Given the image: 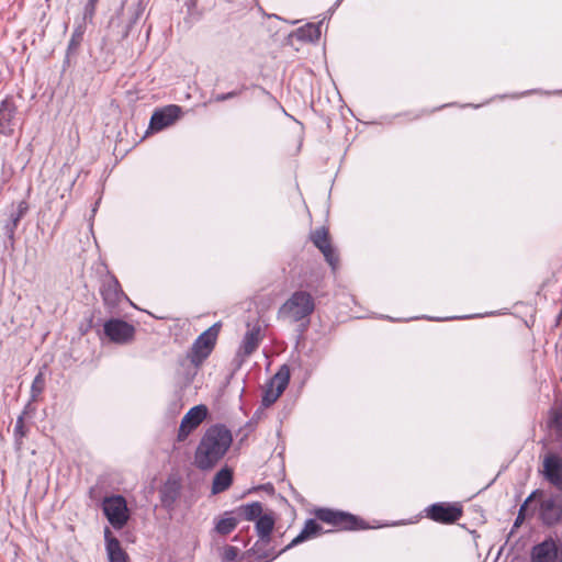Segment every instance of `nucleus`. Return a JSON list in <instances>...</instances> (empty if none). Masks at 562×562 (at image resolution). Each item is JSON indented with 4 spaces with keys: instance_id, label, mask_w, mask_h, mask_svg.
Returning <instances> with one entry per match:
<instances>
[{
    "instance_id": "obj_1",
    "label": "nucleus",
    "mask_w": 562,
    "mask_h": 562,
    "mask_svg": "<svg viewBox=\"0 0 562 562\" xmlns=\"http://www.w3.org/2000/svg\"><path fill=\"white\" fill-rule=\"evenodd\" d=\"M233 441L231 431L221 425L210 427L196 448L194 462L199 469L213 468L227 452Z\"/></svg>"
},
{
    "instance_id": "obj_2",
    "label": "nucleus",
    "mask_w": 562,
    "mask_h": 562,
    "mask_svg": "<svg viewBox=\"0 0 562 562\" xmlns=\"http://www.w3.org/2000/svg\"><path fill=\"white\" fill-rule=\"evenodd\" d=\"M315 310V300L313 295L303 290L295 291L281 305L278 317L292 323L308 318Z\"/></svg>"
},
{
    "instance_id": "obj_3",
    "label": "nucleus",
    "mask_w": 562,
    "mask_h": 562,
    "mask_svg": "<svg viewBox=\"0 0 562 562\" xmlns=\"http://www.w3.org/2000/svg\"><path fill=\"white\" fill-rule=\"evenodd\" d=\"M102 510L114 529H122L130 519V509L126 499L122 495L104 497Z\"/></svg>"
},
{
    "instance_id": "obj_4",
    "label": "nucleus",
    "mask_w": 562,
    "mask_h": 562,
    "mask_svg": "<svg viewBox=\"0 0 562 562\" xmlns=\"http://www.w3.org/2000/svg\"><path fill=\"white\" fill-rule=\"evenodd\" d=\"M315 515L317 519L323 522L329 524L339 529L357 530L366 528L356 516L345 512L322 508L316 510Z\"/></svg>"
},
{
    "instance_id": "obj_5",
    "label": "nucleus",
    "mask_w": 562,
    "mask_h": 562,
    "mask_svg": "<svg viewBox=\"0 0 562 562\" xmlns=\"http://www.w3.org/2000/svg\"><path fill=\"white\" fill-rule=\"evenodd\" d=\"M104 336L117 345H126L135 337V327L120 318H111L103 325Z\"/></svg>"
},
{
    "instance_id": "obj_6",
    "label": "nucleus",
    "mask_w": 562,
    "mask_h": 562,
    "mask_svg": "<svg viewBox=\"0 0 562 562\" xmlns=\"http://www.w3.org/2000/svg\"><path fill=\"white\" fill-rule=\"evenodd\" d=\"M289 381L290 371L286 367H282L267 384L262 395V404L267 407L272 405L284 392Z\"/></svg>"
},
{
    "instance_id": "obj_7",
    "label": "nucleus",
    "mask_w": 562,
    "mask_h": 562,
    "mask_svg": "<svg viewBox=\"0 0 562 562\" xmlns=\"http://www.w3.org/2000/svg\"><path fill=\"white\" fill-rule=\"evenodd\" d=\"M182 115V109L179 105L170 104L155 111L150 117L149 128L154 132L162 131L171 126Z\"/></svg>"
},
{
    "instance_id": "obj_8",
    "label": "nucleus",
    "mask_w": 562,
    "mask_h": 562,
    "mask_svg": "<svg viewBox=\"0 0 562 562\" xmlns=\"http://www.w3.org/2000/svg\"><path fill=\"white\" fill-rule=\"evenodd\" d=\"M206 416L207 408L204 405H196L189 409L181 420L178 431V440L184 441L188 436L202 424Z\"/></svg>"
},
{
    "instance_id": "obj_9",
    "label": "nucleus",
    "mask_w": 562,
    "mask_h": 562,
    "mask_svg": "<svg viewBox=\"0 0 562 562\" xmlns=\"http://www.w3.org/2000/svg\"><path fill=\"white\" fill-rule=\"evenodd\" d=\"M539 516L548 526L559 522L562 519V496L543 498L540 503Z\"/></svg>"
},
{
    "instance_id": "obj_10",
    "label": "nucleus",
    "mask_w": 562,
    "mask_h": 562,
    "mask_svg": "<svg viewBox=\"0 0 562 562\" xmlns=\"http://www.w3.org/2000/svg\"><path fill=\"white\" fill-rule=\"evenodd\" d=\"M426 512L430 519L442 524L454 522L462 516V510L459 506L445 503L434 504Z\"/></svg>"
},
{
    "instance_id": "obj_11",
    "label": "nucleus",
    "mask_w": 562,
    "mask_h": 562,
    "mask_svg": "<svg viewBox=\"0 0 562 562\" xmlns=\"http://www.w3.org/2000/svg\"><path fill=\"white\" fill-rule=\"evenodd\" d=\"M216 336L217 329L213 326L196 338L192 347L193 362L202 361L210 355L215 344Z\"/></svg>"
},
{
    "instance_id": "obj_12",
    "label": "nucleus",
    "mask_w": 562,
    "mask_h": 562,
    "mask_svg": "<svg viewBox=\"0 0 562 562\" xmlns=\"http://www.w3.org/2000/svg\"><path fill=\"white\" fill-rule=\"evenodd\" d=\"M262 340L261 327L256 324L254 326L248 325V329L244 335L240 346L237 351V357L243 361L252 355L259 347Z\"/></svg>"
},
{
    "instance_id": "obj_13",
    "label": "nucleus",
    "mask_w": 562,
    "mask_h": 562,
    "mask_svg": "<svg viewBox=\"0 0 562 562\" xmlns=\"http://www.w3.org/2000/svg\"><path fill=\"white\" fill-rule=\"evenodd\" d=\"M101 295L104 304L109 307H115L122 299L128 301V297L124 294L117 279L113 276H109L102 282Z\"/></svg>"
},
{
    "instance_id": "obj_14",
    "label": "nucleus",
    "mask_w": 562,
    "mask_h": 562,
    "mask_svg": "<svg viewBox=\"0 0 562 562\" xmlns=\"http://www.w3.org/2000/svg\"><path fill=\"white\" fill-rule=\"evenodd\" d=\"M542 473L557 488H562V459L554 453L546 456Z\"/></svg>"
},
{
    "instance_id": "obj_15",
    "label": "nucleus",
    "mask_w": 562,
    "mask_h": 562,
    "mask_svg": "<svg viewBox=\"0 0 562 562\" xmlns=\"http://www.w3.org/2000/svg\"><path fill=\"white\" fill-rule=\"evenodd\" d=\"M311 238L314 245L322 251L326 261L333 269H335L338 262V257L330 245L328 232L325 228H318L312 233Z\"/></svg>"
},
{
    "instance_id": "obj_16",
    "label": "nucleus",
    "mask_w": 562,
    "mask_h": 562,
    "mask_svg": "<svg viewBox=\"0 0 562 562\" xmlns=\"http://www.w3.org/2000/svg\"><path fill=\"white\" fill-rule=\"evenodd\" d=\"M16 106L10 99H4L0 104V133L11 135L14 130Z\"/></svg>"
},
{
    "instance_id": "obj_17",
    "label": "nucleus",
    "mask_w": 562,
    "mask_h": 562,
    "mask_svg": "<svg viewBox=\"0 0 562 562\" xmlns=\"http://www.w3.org/2000/svg\"><path fill=\"white\" fill-rule=\"evenodd\" d=\"M106 552L110 562H127V554L122 549L120 541L114 538L109 528L104 530Z\"/></svg>"
},
{
    "instance_id": "obj_18",
    "label": "nucleus",
    "mask_w": 562,
    "mask_h": 562,
    "mask_svg": "<svg viewBox=\"0 0 562 562\" xmlns=\"http://www.w3.org/2000/svg\"><path fill=\"white\" fill-rule=\"evenodd\" d=\"M323 528L322 526L314 519H308L305 522L304 528L301 532L286 546V549H290L296 544H300L306 540L313 539L319 535H322Z\"/></svg>"
},
{
    "instance_id": "obj_19",
    "label": "nucleus",
    "mask_w": 562,
    "mask_h": 562,
    "mask_svg": "<svg viewBox=\"0 0 562 562\" xmlns=\"http://www.w3.org/2000/svg\"><path fill=\"white\" fill-rule=\"evenodd\" d=\"M27 211L26 202L22 201L19 203L16 211L11 213L10 222L4 226L5 235L10 238H14L15 229L21 221V218L25 215Z\"/></svg>"
},
{
    "instance_id": "obj_20",
    "label": "nucleus",
    "mask_w": 562,
    "mask_h": 562,
    "mask_svg": "<svg viewBox=\"0 0 562 562\" xmlns=\"http://www.w3.org/2000/svg\"><path fill=\"white\" fill-rule=\"evenodd\" d=\"M233 481V473L229 469H222L218 471L213 480L212 492L218 494L227 490Z\"/></svg>"
},
{
    "instance_id": "obj_21",
    "label": "nucleus",
    "mask_w": 562,
    "mask_h": 562,
    "mask_svg": "<svg viewBox=\"0 0 562 562\" xmlns=\"http://www.w3.org/2000/svg\"><path fill=\"white\" fill-rule=\"evenodd\" d=\"M274 527L272 515L265 514L257 519L256 529L261 539L268 538Z\"/></svg>"
},
{
    "instance_id": "obj_22",
    "label": "nucleus",
    "mask_w": 562,
    "mask_h": 562,
    "mask_svg": "<svg viewBox=\"0 0 562 562\" xmlns=\"http://www.w3.org/2000/svg\"><path fill=\"white\" fill-rule=\"evenodd\" d=\"M237 524L238 521L236 518L229 514H225L224 517L217 520L215 530L221 535H228L236 528Z\"/></svg>"
},
{
    "instance_id": "obj_23",
    "label": "nucleus",
    "mask_w": 562,
    "mask_h": 562,
    "mask_svg": "<svg viewBox=\"0 0 562 562\" xmlns=\"http://www.w3.org/2000/svg\"><path fill=\"white\" fill-rule=\"evenodd\" d=\"M297 36L300 40L313 42L321 36V26L317 24H307L297 30Z\"/></svg>"
},
{
    "instance_id": "obj_24",
    "label": "nucleus",
    "mask_w": 562,
    "mask_h": 562,
    "mask_svg": "<svg viewBox=\"0 0 562 562\" xmlns=\"http://www.w3.org/2000/svg\"><path fill=\"white\" fill-rule=\"evenodd\" d=\"M240 513L246 520L259 519L262 516V506L260 503L255 502L243 506Z\"/></svg>"
},
{
    "instance_id": "obj_25",
    "label": "nucleus",
    "mask_w": 562,
    "mask_h": 562,
    "mask_svg": "<svg viewBox=\"0 0 562 562\" xmlns=\"http://www.w3.org/2000/svg\"><path fill=\"white\" fill-rule=\"evenodd\" d=\"M45 387V376L43 372H38L34 378L31 386V396L35 401L43 392Z\"/></svg>"
},
{
    "instance_id": "obj_26",
    "label": "nucleus",
    "mask_w": 562,
    "mask_h": 562,
    "mask_svg": "<svg viewBox=\"0 0 562 562\" xmlns=\"http://www.w3.org/2000/svg\"><path fill=\"white\" fill-rule=\"evenodd\" d=\"M239 550L233 546H226L222 551V560L224 562H233L238 558Z\"/></svg>"
},
{
    "instance_id": "obj_27",
    "label": "nucleus",
    "mask_w": 562,
    "mask_h": 562,
    "mask_svg": "<svg viewBox=\"0 0 562 562\" xmlns=\"http://www.w3.org/2000/svg\"><path fill=\"white\" fill-rule=\"evenodd\" d=\"M531 497H532V496H529V497L526 499V502L521 505V507H520V509H519V514H518L517 520H519V519H520V517L522 516V513L526 510V508H527L528 504L531 502ZM517 522H518V521H516V524H517Z\"/></svg>"
},
{
    "instance_id": "obj_28",
    "label": "nucleus",
    "mask_w": 562,
    "mask_h": 562,
    "mask_svg": "<svg viewBox=\"0 0 562 562\" xmlns=\"http://www.w3.org/2000/svg\"><path fill=\"white\" fill-rule=\"evenodd\" d=\"M233 95H234V93H233V92H229V93H226V94H221V95H217V97H216V100H217V101H224V100H226V99H228V98H231V97H233Z\"/></svg>"
},
{
    "instance_id": "obj_29",
    "label": "nucleus",
    "mask_w": 562,
    "mask_h": 562,
    "mask_svg": "<svg viewBox=\"0 0 562 562\" xmlns=\"http://www.w3.org/2000/svg\"><path fill=\"white\" fill-rule=\"evenodd\" d=\"M76 44V38L75 36H72L71 41H70V46L75 45Z\"/></svg>"
},
{
    "instance_id": "obj_30",
    "label": "nucleus",
    "mask_w": 562,
    "mask_h": 562,
    "mask_svg": "<svg viewBox=\"0 0 562 562\" xmlns=\"http://www.w3.org/2000/svg\"><path fill=\"white\" fill-rule=\"evenodd\" d=\"M557 419L562 423V412L557 416Z\"/></svg>"
},
{
    "instance_id": "obj_31",
    "label": "nucleus",
    "mask_w": 562,
    "mask_h": 562,
    "mask_svg": "<svg viewBox=\"0 0 562 562\" xmlns=\"http://www.w3.org/2000/svg\"><path fill=\"white\" fill-rule=\"evenodd\" d=\"M453 317H446V318H437L438 321H449V319H452Z\"/></svg>"
},
{
    "instance_id": "obj_32",
    "label": "nucleus",
    "mask_w": 562,
    "mask_h": 562,
    "mask_svg": "<svg viewBox=\"0 0 562 562\" xmlns=\"http://www.w3.org/2000/svg\"><path fill=\"white\" fill-rule=\"evenodd\" d=\"M97 1H98V0H90V3H91L92 5H94V4L97 3Z\"/></svg>"
}]
</instances>
